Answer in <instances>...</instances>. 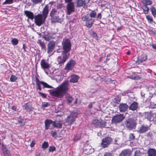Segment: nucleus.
Masks as SVG:
<instances>
[{
    "label": "nucleus",
    "mask_w": 156,
    "mask_h": 156,
    "mask_svg": "<svg viewBox=\"0 0 156 156\" xmlns=\"http://www.w3.org/2000/svg\"><path fill=\"white\" fill-rule=\"evenodd\" d=\"M69 87L68 80L65 81L54 90H49L50 94L58 98H62L67 93Z\"/></svg>",
    "instance_id": "obj_1"
},
{
    "label": "nucleus",
    "mask_w": 156,
    "mask_h": 156,
    "mask_svg": "<svg viewBox=\"0 0 156 156\" xmlns=\"http://www.w3.org/2000/svg\"><path fill=\"white\" fill-rule=\"evenodd\" d=\"M126 127L129 130L135 129L137 124L136 119L133 118H128L124 122Z\"/></svg>",
    "instance_id": "obj_2"
},
{
    "label": "nucleus",
    "mask_w": 156,
    "mask_h": 156,
    "mask_svg": "<svg viewBox=\"0 0 156 156\" xmlns=\"http://www.w3.org/2000/svg\"><path fill=\"white\" fill-rule=\"evenodd\" d=\"M80 111L77 110H74L71 112L70 115L66 119V122H68L70 125L71 124L75 121L78 115L80 114Z\"/></svg>",
    "instance_id": "obj_3"
},
{
    "label": "nucleus",
    "mask_w": 156,
    "mask_h": 156,
    "mask_svg": "<svg viewBox=\"0 0 156 156\" xmlns=\"http://www.w3.org/2000/svg\"><path fill=\"white\" fill-rule=\"evenodd\" d=\"M62 44L64 50L62 52L69 54V52L70 50L71 46V44L69 40L68 39H63Z\"/></svg>",
    "instance_id": "obj_4"
},
{
    "label": "nucleus",
    "mask_w": 156,
    "mask_h": 156,
    "mask_svg": "<svg viewBox=\"0 0 156 156\" xmlns=\"http://www.w3.org/2000/svg\"><path fill=\"white\" fill-rule=\"evenodd\" d=\"M92 125L96 127L103 128L105 127L106 122L101 119H95L91 122Z\"/></svg>",
    "instance_id": "obj_5"
},
{
    "label": "nucleus",
    "mask_w": 156,
    "mask_h": 156,
    "mask_svg": "<svg viewBox=\"0 0 156 156\" xmlns=\"http://www.w3.org/2000/svg\"><path fill=\"white\" fill-rule=\"evenodd\" d=\"M36 88L37 90H39L41 91L42 90L41 86H43V88H52L53 87L47 84V83L43 81H40L38 79H37L36 80Z\"/></svg>",
    "instance_id": "obj_6"
},
{
    "label": "nucleus",
    "mask_w": 156,
    "mask_h": 156,
    "mask_svg": "<svg viewBox=\"0 0 156 156\" xmlns=\"http://www.w3.org/2000/svg\"><path fill=\"white\" fill-rule=\"evenodd\" d=\"M81 19L83 21L86 22V26L89 28L92 27L94 22V20L90 18L88 14L83 16Z\"/></svg>",
    "instance_id": "obj_7"
},
{
    "label": "nucleus",
    "mask_w": 156,
    "mask_h": 156,
    "mask_svg": "<svg viewBox=\"0 0 156 156\" xmlns=\"http://www.w3.org/2000/svg\"><path fill=\"white\" fill-rule=\"evenodd\" d=\"M41 68L44 71L47 75L51 74V72L49 70L50 67V65L48 61L44 59H42L41 62Z\"/></svg>",
    "instance_id": "obj_8"
},
{
    "label": "nucleus",
    "mask_w": 156,
    "mask_h": 156,
    "mask_svg": "<svg viewBox=\"0 0 156 156\" xmlns=\"http://www.w3.org/2000/svg\"><path fill=\"white\" fill-rule=\"evenodd\" d=\"M125 118V116L124 114H117L113 117L112 121L113 123L116 124L122 122Z\"/></svg>",
    "instance_id": "obj_9"
},
{
    "label": "nucleus",
    "mask_w": 156,
    "mask_h": 156,
    "mask_svg": "<svg viewBox=\"0 0 156 156\" xmlns=\"http://www.w3.org/2000/svg\"><path fill=\"white\" fill-rule=\"evenodd\" d=\"M46 19H44V17L42 14H38L35 17V22L36 25L40 26L43 24Z\"/></svg>",
    "instance_id": "obj_10"
},
{
    "label": "nucleus",
    "mask_w": 156,
    "mask_h": 156,
    "mask_svg": "<svg viewBox=\"0 0 156 156\" xmlns=\"http://www.w3.org/2000/svg\"><path fill=\"white\" fill-rule=\"evenodd\" d=\"M69 55V54L62 52L61 56H59L58 58V63L61 66L63 65L66 60L68 59Z\"/></svg>",
    "instance_id": "obj_11"
},
{
    "label": "nucleus",
    "mask_w": 156,
    "mask_h": 156,
    "mask_svg": "<svg viewBox=\"0 0 156 156\" xmlns=\"http://www.w3.org/2000/svg\"><path fill=\"white\" fill-rule=\"evenodd\" d=\"M112 139L110 137H106L102 140L101 146L103 148L107 147L112 143Z\"/></svg>",
    "instance_id": "obj_12"
},
{
    "label": "nucleus",
    "mask_w": 156,
    "mask_h": 156,
    "mask_svg": "<svg viewBox=\"0 0 156 156\" xmlns=\"http://www.w3.org/2000/svg\"><path fill=\"white\" fill-rule=\"evenodd\" d=\"M150 126L143 124L138 127L137 131L140 133H144L150 129Z\"/></svg>",
    "instance_id": "obj_13"
},
{
    "label": "nucleus",
    "mask_w": 156,
    "mask_h": 156,
    "mask_svg": "<svg viewBox=\"0 0 156 156\" xmlns=\"http://www.w3.org/2000/svg\"><path fill=\"white\" fill-rule=\"evenodd\" d=\"M55 46V42L51 41L49 42L48 44L47 47L48 50L47 52L48 54L51 55L53 53V51Z\"/></svg>",
    "instance_id": "obj_14"
},
{
    "label": "nucleus",
    "mask_w": 156,
    "mask_h": 156,
    "mask_svg": "<svg viewBox=\"0 0 156 156\" xmlns=\"http://www.w3.org/2000/svg\"><path fill=\"white\" fill-rule=\"evenodd\" d=\"M66 9L68 15H70L72 12H74L75 8L73 2H70L68 3L66 6Z\"/></svg>",
    "instance_id": "obj_15"
},
{
    "label": "nucleus",
    "mask_w": 156,
    "mask_h": 156,
    "mask_svg": "<svg viewBox=\"0 0 156 156\" xmlns=\"http://www.w3.org/2000/svg\"><path fill=\"white\" fill-rule=\"evenodd\" d=\"M75 64V62L73 60H71L66 64L65 69L66 70H72Z\"/></svg>",
    "instance_id": "obj_16"
},
{
    "label": "nucleus",
    "mask_w": 156,
    "mask_h": 156,
    "mask_svg": "<svg viewBox=\"0 0 156 156\" xmlns=\"http://www.w3.org/2000/svg\"><path fill=\"white\" fill-rule=\"evenodd\" d=\"M94 151V149L89 145H87L83 150V152L85 154H90Z\"/></svg>",
    "instance_id": "obj_17"
},
{
    "label": "nucleus",
    "mask_w": 156,
    "mask_h": 156,
    "mask_svg": "<svg viewBox=\"0 0 156 156\" xmlns=\"http://www.w3.org/2000/svg\"><path fill=\"white\" fill-rule=\"evenodd\" d=\"M128 108V105L125 103L121 104L119 106V110L121 112H123L127 111Z\"/></svg>",
    "instance_id": "obj_18"
},
{
    "label": "nucleus",
    "mask_w": 156,
    "mask_h": 156,
    "mask_svg": "<svg viewBox=\"0 0 156 156\" xmlns=\"http://www.w3.org/2000/svg\"><path fill=\"white\" fill-rule=\"evenodd\" d=\"M24 14L26 16L28 17V19H30L33 20L34 18V13L31 12L26 10L24 12Z\"/></svg>",
    "instance_id": "obj_19"
},
{
    "label": "nucleus",
    "mask_w": 156,
    "mask_h": 156,
    "mask_svg": "<svg viewBox=\"0 0 156 156\" xmlns=\"http://www.w3.org/2000/svg\"><path fill=\"white\" fill-rule=\"evenodd\" d=\"M138 104L136 102L133 101L131 103L129 107V108L130 110L132 111L136 110L138 107Z\"/></svg>",
    "instance_id": "obj_20"
},
{
    "label": "nucleus",
    "mask_w": 156,
    "mask_h": 156,
    "mask_svg": "<svg viewBox=\"0 0 156 156\" xmlns=\"http://www.w3.org/2000/svg\"><path fill=\"white\" fill-rule=\"evenodd\" d=\"M147 153L148 156H156V150L154 149L149 148Z\"/></svg>",
    "instance_id": "obj_21"
},
{
    "label": "nucleus",
    "mask_w": 156,
    "mask_h": 156,
    "mask_svg": "<svg viewBox=\"0 0 156 156\" xmlns=\"http://www.w3.org/2000/svg\"><path fill=\"white\" fill-rule=\"evenodd\" d=\"M49 12V7L48 5H46L44 8L42 13V16L44 19H46Z\"/></svg>",
    "instance_id": "obj_22"
},
{
    "label": "nucleus",
    "mask_w": 156,
    "mask_h": 156,
    "mask_svg": "<svg viewBox=\"0 0 156 156\" xmlns=\"http://www.w3.org/2000/svg\"><path fill=\"white\" fill-rule=\"evenodd\" d=\"M79 78V77L78 76L76 75H72L71 76L69 81L71 83H77L78 80Z\"/></svg>",
    "instance_id": "obj_23"
},
{
    "label": "nucleus",
    "mask_w": 156,
    "mask_h": 156,
    "mask_svg": "<svg viewBox=\"0 0 156 156\" xmlns=\"http://www.w3.org/2000/svg\"><path fill=\"white\" fill-rule=\"evenodd\" d=\"M131 153L130 150L125 149L122 151L119 156H129L131 154Z\"/></svg>",
    "instance_id": "obj_24"
},
{
    "label": "nucleus",
    "mask_w": 156,
    "mask_h": 156,
    "mask_svg": "<svg viewBox=\"0 0 156 156\" xmlns=\"http://www.w3.org/2000/svg\"><path fill=\"white\" fill-rule=\"evenodd\" d=\"M53 125L55 128H60L62 126V123L60 121L56 120L53 122Z\"/></svg>",
    "instance_id": "obj_25"
},
{
    "label": "nucleus",
    "mask_w": 156,
    "mask_h": 156,
    "mask_svg": "<svg viewBox=\"0 0 156 156\" xmlns=\"http://www.w3.org/2000/svg\"><path fill=\"white\" fill-rule=\"evenodd\" d=\"M37 43L41 47L42 49H43L45 51H46V47L44 42L41 40H38Z\"/></svg>",
    "instance_id": "obj_26"
},
{
    "label": "nucleus",
    "mask_w": 156,
    "mask_h": 156,
    "mask_svg": "<svg viewBox=\"0 0 156 156\" xmlns=\"http://www.w3.org/2000/svg\"><path fill=\"white\" fill-rule=\"evenodd\" d=\"M53 121L51 120L46 119L45 121V126L46 129H49L51 124H53Z\"/></svg>",
    "instance_id": "obj_27"
},
{
    "label": "nucleus",
    "mask_w": 156,
    "mask_h": 156,
    "mask_svg": "<svg viewBox=\"0 0 156 156\" xmlns=\"http://www.w3.org/2000/svg\"><path fill=\"white\" fill-rule=\"evenodd\" d=\"M146 56L145 55H141L140 57H139L138 58L137 62L138 64H140L144 62H145L146 60Z\"/></svg>",
    "instance_id": "obj_28"
},
{
    "label": "nucleus",
    "mask_w": 156,
    "mask_h": 156,
    "mask_svg": "<svg viewBox=\"0 0 156 156\" xmlns=\"http://www.w3.org/2000/svg\"><path fill=\"white\" fill-rule=\"evenodd\" d=\"M25 108V110L27 111H30L32 109V106L31 104L28 103L25 104L23 106Z\"/></svg>",
    "instance_id": "obj_29"
},
{
    "label": "nucleus",
    "mask_w": 156,
    "mask_h": 156,
    "mask_svg": "<svg viewBox=\"0 0 156 156\" xmlns=\"http://www.w3.org/2000/svg\"><path fill=\"white\" fill-rule=\"evenodd\" d=\"M58 12L55 9H53L51 12L50 15L52 18L54 17H55V16H57L58 15Z\"/></svg>",
    "instance_id": "obj_30"
},
{
    "label": "nucleus",
    "mask_w": 156,
    "mask_h": 156,
    "mask_svg": "<svg viewBox=\"0 0 156 156\" xmlns=\"http://www.w3.org/2000/svg\"><path fill=\"white\" fill-rule=\"evenodd\" d=\"M146 18L147 20L149 23L151 24H152L153 23H155V22L153 21L152 16H151L149 15H147L146 16Z\"/></svg>",
    "instance_id": "obj_31"
},
{
    "label": "nucleus",
    "mask_w": 156,
    "mask_h": 156,
    "mask_svg": "<svg viewBox=\"0 0 156 156\" xmlns=\"http://www.w3.org/2000/svg\"><path fill=\"white\" fill-rule=\"evenodd\" d=\"M66 99L68 103L69 104L72 102L73 98L72 96L69 94H67L66 96Z\"/></svg>",
    "instance_id": "obj_32"
},
{
    "label": "nucleus",
    "mask_w": 156,
    "mask_h": 156,
    "mask_svg": "<svg viewBox=\"0 0 156 156\" xmlns=\"http://www.w3.org/2000/svg\"><path fill=\"white\" fill-rule=\"evenodd\" d=\"M142 8L143 10V12L145 14H147L149 11V8L146 5H143Z\"/></svg>",
    "instance_id": "obj_33"
},
{
    "label": "nucleus",
    "mask_w": 156,
    "mask_h": 156,
    "mask_svg": "<svg viewBox=\"0 0 156 156\" xmlns=\"http://www.w3.org/2000/svg\"><path fill=\"white\" fill-rule=\"evenodd\" d=\"M150 10L151 11L152 14L154 18L156 17V9L153 6H152Z\"/></svg>",
    "instance_id": "obj_34"
},
{
    "label": "nucleus",
    "mask_w": 156,
    "mask_h": 156,
    "mask_svg": "<svg viewBox=\"0 0 156 156\" xmlns=\"http://www.w3.org/2000/svg\"><path fill=\"white\" fill-rule=\"evenodd\" d=\"M142 2L143 5H150L152 4V2L150 0H142Z\"/></svg>",
    "instance_id": "obj_35"
},
{
    "label": "nucleus",
    "mask_w": 156,
    "mask_h": 156,
    "mask_svg": "<svg viewBox=\"0 0 156 156\" xmlns=\"http://www.w3.org/2000/svg\"><path fill=\"white\" fill-rule=\"evenodd\" d=\"M147 119L150 121L153 119V117L152 113L151 112H147L145 115Z\"/></svg>",
    "instance_id": "obj_36"
},
{
    "label": "nucleus",
    "mask_w": 156,
    "mask_h": 156,
    "mask_svg": "<svg viewBox=\"0 0 156 156\" xmlns=\"http://www.w3.org/2000/svg\"><path fill=\"white\" fill-rule=\"evenodd\" d=\"M52 19L55 22H61L62 20V19L61 18H60L58 15L56 16H55V17L52 18Z\"/></svg>",
    "instance_id": "obj_37"
},
{
    "label": "nucleus",
    "mask_w": 156,
    "mask_h": 156,
    "mask_svg": "<svg viewBox=\"0 0 156 156\" xmlns=\"http://www.w3.org/2000/svg\"><path fill=\"white\" fill-rule=\"evenodd\" d=\"M18 77L16 76L12 75L10 78V81L12 82H14L17 80Z\"/></svg>",
    "instance_id": "obj_38"
},
{
    "label": "nucleus",
    "mask_w": 156,
    "mask_h": 156,
    "mask_svg": "<svg viewBox=\"0 0 156 156\" xmlns=\"http://www.w3.org/2000/svg\"><path fill=\"white\" fill-rule=\"evenodd\" d=\"M96 12L94 11H93L90 12L89 14H88L89 15V16L90 18H95L96 15Z\"/></svg>",
    "instance_id": "obj_39"
},
{
    "label": "nucleus",
    "mask_w": 156,
    "mask_h": 156,
    "mask_svg": "<svg viewBox=\"0 0 156 156\" xmlns=\"http://www.w3.org/2000/svg\"><path fill=\"white\" fill-rule=\"evenodd\" d=\"M84 4L83 0H77V7H81L83 6Z\"/></svg>",
    "instance_id": "obj_40"
},
{
    "label": "nucleus",
    "mask_w": 156,
    "mask_h": 156,
    "mask_svg": "<svg viewBox=\"0 0 156 156\" xmlns=\"http://www.w3.org/2000/svg\"><path fill=\"white\" fill-rule=\"evenodd\" d=\"M14 0H5V1L3 2V5L11 4H12Z\"/></svg>",
    "instance_id": "obj_41"
},
{
    "label": "nucleus",
    "mask_w": 156,
    "mask_h": 156,
    "mask_svg": "<svg viewBox=\"0 0 156 156\" xmlns=\"http://www.w3.org/2000/svg\"><path fill=\"white\" fill-rule=\"evenodd\" d=\"M18 39L14 38L12 39L11 42L13 45H16L18 43Z\"/></svg>",
    "instance_id": "obj_42"
},
{
    "label": "nucleus",
    "mask_w": 156,
    "mask_h": 156,
    "mask_svg": "<svg viewBox=\"0 0 156 156\" xmlns=\"http://www.w3.org/2000/svg\"><path fill=\"white\" fill-rule=\"evenodd\" d=\"M81 135L80 134H76L75 135L74 137V141L75 142L80 139V138Z\"/></svg>",
    "instance_id": "obj_43"
},
{
    "label": "nucleus",
    "mask_w": 156,
    "mask_h": 156,
    "mask_svg": "<svg viewBox=\"0 0 156 156\" xmlns=\"http://www.w3.org/2000/svg\"><path fill=\"white\" fill-rule=\"evenodd\" d=\"M48 146V142H44L42 145V147L43 149H46Z\"/></svg>",
    "instance_id": "obj_44"
},
{
    "label": "nucleus",
    "mask_w": 156,
    "mask_h": 156,
    "mask_svg": "<svg viewBox=\"0 0 156 156\" xmlns=\"http://www.w3.org/2000/svg\"><path fill=\"white\" fill-rule=\"evenodd\" d=\"M44 39L47 41H49L51 39V37L50 35H45L44 37Z\"/></svg>",
    "instance_id": "obj_45"
},
{
    "label": "nucleus",
    "mask_w": 156,
    "mask_h": 156,
    "mask_svg": "<svg viewBox=\"0 0 156 156\" xmlns=\"http://www.w3.org/2000/svg\"><path fill=\"white\" fill-rule=\"evenodd\" d=\"M134 156H141V153L139 150H136L135 152Z\"/></svg>",
    "instance_id": "obj_46"
},
{
    "label": "nucleus",
    "mask_w": 156,
    "mask_h": 156,
    "mask_svg": "<svg viewBox=\"0 0 156 156\" xmlns=\"http://www.w3.org/2000/svg\"><path fill=\"white\" fill-rule=\"evenodd\" d=\"M135 138V136L133 133H130L129 135V139L130 140H133Z\"/></svg>",
    "instance_id": "obj_47"
},
{
    "label": "nucleus",
    "mask_w": 156,
    "mask_h": 156,
    "mask_svg": "<svg viewBox=\"0 0 156 156\" xmlns=\"http://www.w3.org/2000/svg\"><path fill=\"white\" fill-rule=\"evenodd\" d=\"M3 152L4 154L6 156H9L10 155V152L8 149L3 151Z\"/></svg>",
    "instance_id": "obj_48"
},
{
    "label": "nucleus",
    "mask_w": 156,
    "mask_h": 156,
    "mask_svg": "<svg viewBox=\"0 0 156 156\" xmlns=\"http://www.w3.org/2000/svg\"><path fill=\"white\" fill-rule=\"evenodd\" d=\"M51 135L54 138H56L57 136V134L56 132L52 131L51 133Z\"/></svg>",
    "instance_id": "obj_49"
},
{
    "label": "nucleus",
    "mask_w": 156,
    "mask_h": 156,
    "mask_svg": "<svg viewBox=\"0 0 156 156\" xmlns=\"http://www.w3.org/2000/svg\"><path fill=\"white\" fill-rule=\"evenodd\" d=\"M104 156H113L112 154L110 152H105L104 154Z\"/></svg>",
    "instance_id": "obj_50"
},
{
    "label": "nucleus",
    "mask_w": 156,
    "mask_h": 156,
    "mask_svg": "<svg viewBox=\"0 0 156 156\" xmlns=\"http://www.w3.org/2000/svg\"><path fill=\"white\" fill-rule=\"evenodd\" d=\"M55 150V147L53 146H50L49 148V151L50 152H53Z\"/></svg>",
    "instance_id": "obj_51"
},
{
    "label": "nucleus",
    "mask_w": 156,
    "mask_h": 156,
    "mask_svg": "<svg viewBox=\"0 0 156 156\" xmlns=\"http://www.w3.org/2000/svg\"><path fill=\"white\" fill-rule=\"evenodd\" d=\"M21 118V117L20 116V117L18 118L17 120L18 121L19 123H22V124H24V123H23V119H22Z\"/></svg>",
    "instance_id": "obj_52"
},
{
    "label": "nucleus",
    "mask_w": 156,
    "mask_h": 156,
    "mask_svg": "<svg viewBox=\"0 0 156 156\" xmlns=\"http://www.w3.org/2000/svg\"><path fill=\"white\" fill-rule=\"evenodd\" d=\"M32 2L35 4H37L38 3L41 2L42 0H32Z\"/></svg>",
    "instance_id": "obj_53"
},
{
    "label": "nucleus",
    "mask_w": 156,
    "mask_h": 156,
    "mask_svg": "<svg viewBox=\"0 0 156 156\" xmlns=\"http://www.w3.org/2000/svg\"><path fill=\"white\" fill-rule=\"evenodd\" d=\"M49 105V104L48 103L44 102L43 103L42 106L44 108H46Z\"/></svg>",
    "instance_id": "obj_54"
},
{
    "label": "nucleus",
    "mask_w": 156,
    "mask_h": 156,
    "mask_svg": "<svg viewBox=\"0 0 156 156\" xmlns=\"http://www.w3.org/2000/svg\"><path fill=\"white\" fill-rule=\"evenodd\" d=\"M11 108L12 110L16 112H18L19 110V109H17L16 107L14 106H12L11 107Z\"/></svg>",
    "instance_id": "obj_55"
},
{
    "label": "nucleus",
    "mask_w": 156,
    "mask_h": 156,
    "mask_svg": "<svg viewBox=\"0 0 156 156\" xmlns=\"http://www.w3.org/2000/svg\"><path fill=\"white\" fill-rule=\"evenodd\" d=\"M38 93L40 94L41 96L44 98H46V95L44 94V93H43L41 92H38Z\"/></svg>",
    "instance_id": "obj_56"
},
{
    "label": "nucleus",
    "mask_w": 156,
    "mask_h": 156,
    "mask_svg": "<svg viewBox=\"0 0 156 156\" xmlns=\"http://www.w3.org/2000/svg\"><path fill=\"white\" fill-rule=\"evenodd\" d=\"M35 144V142L34 141H33L30 144V147H34Z\"/></svg>",
    "instance_id": "obj_57"
},
{
    "label": "nucleus",
    "mask_w": 156,
    "mask_h": 156,
    "mask_svg": "<svg viewBox=\"0 0 156 156\" xmlns=\"http://www.w3.org/2000/svg\"><path fill=\"white\" fill-rule=\"evenodd\" d=\"M2 147L3 151H5V150L7 149L6 147L3 144L2 145Z\"/></svg>",
    "instance_id": "obj_58"
},
{
    "label": "nucleus",
    "mask_w": 156,
    "mask_h": 156,
    "mask_svg": "<svg viewBox=\"0 0 156 156\" xmlns=\"http://www.w3.org/2000/svg\"><path fill=\"white\" fill-rule=\"evenodd\" d=\"M94 102L90 103L88 105V108H91L92 107Z\"/></svg>",
    "instance_id": "obj_59"
},
{
    "label": "nucleus",
    "mask_w": 156,
    "mask_h": 156,
    "mask_svg": "<svg viewBox=\"0 0 156 156\" xmlns=\"http://www.w3.org/2000/svg\"><path fill=\"white\" fill-rule=\"evenodd\" d=\"M97 17L100 19H101V13H99L98 14Z\"/></svg>",
    "instance_id": "obj_60"
},
{
    "label": "nucleus",
    "mask_w": 156,
    "mask_h": 156,
    "mask_svg": "<svg viewBox=\"0 0 156 156\" xmlns=\"http://www.w3.org/2000/svg\"><path fill=\"white\" fill-rule=\"evenodd\" d=\"M117 140L116 138H115L113 141V143L114 144H118L117 143Z\"/></svg>",
    "instance_id": "obj_61"
},
{
    "label": "nucleus",
    "mask_w": 156,
    "mask_h": 156,
    "mask_svg": "<svg viewBox=\"0 0 156 156\" xmlns=\"http://www.w3.org/2000/svg\"><path fill=\"white\" fill-rule=\"evenodd\" d=\"M27 48V47L25 46L24 44L23 45V49L24 51H26V49Z\"/></svg>",
    "instance_id": "obj_62"
},
{
    "label": "nucleus",
    "mask_w": 156,
    "mask_h": 156,
    "mask_svg": "<svg viewBox=\"0 0 156 156\" xmlns=\"http://www.w3.org/2000/svg\"><path fill=\"white\" fill-rule=\"evenodd\" d=\"M73 0H65V2H66L69 3L70 2H72V1Z\"/></svg>",
    "instance_id": "obj_63"
},
{
    "label": "nucleus",
    "mask_w": 156,
    "mask_h": 156,
    "mask_svg": "<svg viewBox=\"0 0 156 156\" xmlns=\"http://www.w3.org/2000/svg\"><path fill=\"white\" fill-rule=\"evenodd\" d=\"M152 48L156 50V45H152Z\"/></svg>",
    "instance_id": "obj_64"
}]
</instances>
